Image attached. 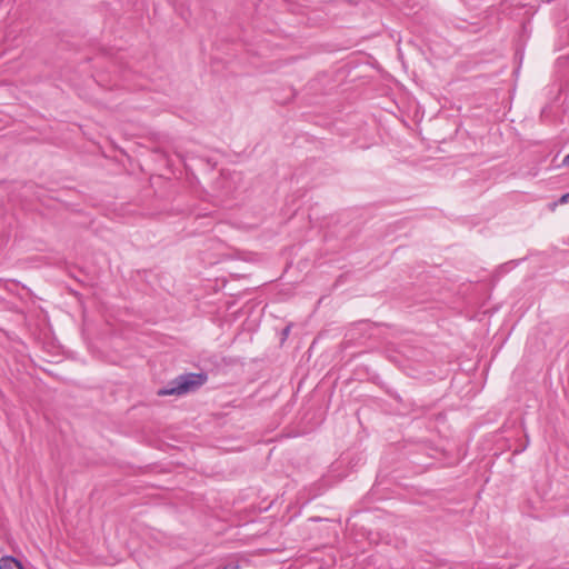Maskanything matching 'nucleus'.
Here are the masks:
<instances>
[{
    "instance_id": "obj_1",
    "label": "nucleus",
    "mask_w": 569,
    "mask_h": 569,
    "mask_svg": "<svg viewBox=\"0 0 569 569\" xmlns=\"http://www.w3.org/2000/svg\"><path fill=\"white\" fill-rule=\"evenodd\" d=\"M207 380V376L203 373H182L171 381L168 385L158 391L159 396H181L189 392H194L199 389Z\"/></svg>"
},
{
    "instance_id": "obj_2",
    "label": "nucleus",
    "mask_w": 569,
    "mask_h": 569,
    "mask_svg": "<svg viewBox=\"0 0 569 569\" xmlns=\"http://www.w3.org/2000/svg\"><path fill=\"white\" fill-rule=\"evenodd\" d=\"M0 569H23L20 561L12 556L0 558Z\"/></svg>"
},
{
    "instance_id": "obj_3",
    "label": "nucleus",
    "mask_w": 569,
    "mask_h": 569,
    "mask_svg": "<svg viewBox=\"0 0 569 569\" xmlns=\"http://www.w3.org/2000/svg\"><path fill=\"white\" fill-rule=\"evenodd\" d=\"M565 203H569V192L562 194L559 200L553 204V206H557V204H565Z\"/></svg>"
},
{
    "instance_id": "obj_4",
    "label": "nucleus",
    "mask_w": 569,
    "mask_h": 569,
    "mask_svg": "<svg viewBox=\"0 0 569 569\" xmlns=\"http://www.w3.org/2000/svg\"><path fill=\"white\" fill-rule=\"evenodd\" d=\"M290 329H291V326L289 325V326H287V327L282 330V332H281V335H282V337H281V342H283V341L287 339V337H288V335H289V332H290Z\"/></svg>"
},
{
    "instance_id": "obj_5",
    "label": "nucleus",
    "mask_w": 569,
    "mask_h": 569,
    "mask_svg": "<svg viewBox=\"0 0 569 569\" xmlns=\"http://www.w3.org/2000/svg\"><path fill=\"white\" fill-rule=\"evenodd\" d=\"M220 569H239V566L237 563L231 562L222 566Z\"/></svg>"
},
{
    "instance_id": "obj_6",
    "label": "nucleus",
    "mask_w": 569,
    "mask_h": 569,
    "mask_svg": "<svg viewBox=\"0 0 569 569\" xmlns=\"http://www.w3.org/2000/svg\"><path fill=\"white\" fill-rule=\"evenodd\" d=\"M562 164L565 167H569V153L567 156H565L563 160H562Z\"/></svg>"
}]
</instances>
